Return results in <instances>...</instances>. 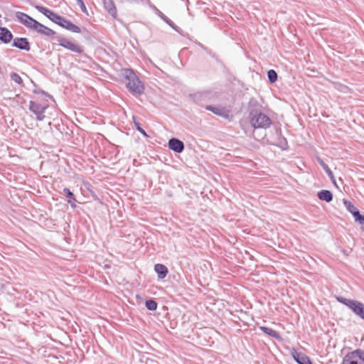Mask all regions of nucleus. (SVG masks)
<instances>
[{
	"mask_svg": "<svg viewBox=\"0 0 364 364\" xmlns=\"http://www.w3.org/2000/svg\"><path fill=\"white\" fill-rule=\"evenodd\" d=\"M63 193L68 198V203L73 207H76V199L75 198L74 194L70 191V190L68 188H65L63 189Z\"/></svg>",
	"mask_w": 364,
	"mask_h": 364,
	"instance_id": "20",
	"label": "nucleus"
},
{
	"mask_svg": "<svg viewBox=\"0 0 364 364\" xmlns=\"http://www.w3.org/2000/svg\"><path fill=\"white\" fill-rule=\"evenodd\" d=\"M354 218L357 223L360 225H364V215H361L360 212Z\"/></svg>",
	"mask_w": 364,
	"mask_h": 364,
	"instance_id": "28",
	"label": "nucleus"
},
{
	"mask_svg": "<svg viewBox=\"0 0 364 364\" xmlns=\"http://www.w3.org/2000/svg\"><path fill=\"white\" fill-rule=\"evenodd\" d=\"M10 77L12 80H14L16 83L18 85H21L23 83V80L21 77L16 73H11L10 74Z\"/></svg>",
	"mask_w": 364,
	"mask_h": 364,
	"instance_id": "25",
	"label": "nucleus"
},
{
	"mask_svg": "<svg viewBox=\"0 0 364 364\" xmlns=\"http://www.w3.org/2000/svg\"><path fill=\"white\" fill-rule=\"evenodd\" d=\"M33 29L37 32L44 34L47 36H53L55 35V32L53 30L46 27L38 21L34 23Z\"/></svg>",
	"mask_w": 364,
	"mask_h": 364,
	"instance_id": "10",
	"label": "nucleus"
},
{
	"mask_svg": "<svg viewBox=\"0 0 364 364\" xmlns=\"http://www.w3.org/2000/svg\"><path fill=\"white\" fill-rule=\"evenodd\" d=\"M268 80L270 82H274L277 80V74L274 70L267 72Z\"/></svg>",
	"mask_w": 364,
	"mask_h": 364,
	"instance_id": "23",
	"label": "nucleus"
},
{
	"mask_svg": "<svg viewBox=\"0 0 364 364\" xmlns=\"http://www.w3.org/2000/svg\"><path fill=\"white\" fill-rule=\"evenodd\" d=\"M141 1V0H122V1H123V2L130 3V4L139 3Z\"/></svg>",
	"mask_w": 364,
	"mask_h": 364,
	"instance_id": "31",
	"label": "nucleus"
},
{
	"mask_svg": "<svg viewBox=\"0 0 364 364\" xmlns=\"http://www.w3.org/2000/svg\"><path fill=\"white\" fill-rule=\"evenodd\" d=\"M341 364H364V350L356 349L348 353Z\"/></svg>",
	"mask_w": 364,
	"mask_h": 364,
	"instance_id": "4",
	"label": "nucleus"
},
{
	"mask_svg": "<svg viewBox=\"0 0 364 364\" xmlns=\"http://www.w3.org/2000/svg\"><path fill=\"white\" fill-rule=\"evenodd\" d=\"M317 196L319 200L326 201L327 203L331 202L333 200V194L330 191L321 190L317 193Z\"/></svg>",
	"mask_w": 364,
	"mask_h": 364,
	"instance_id": "16",
	"label": "nucleus"
},
{
	"mask_svg": "<svg viewBox=\"0 0 364 364\" xmlns=\"http://www.w3.org/2000/svg\"><path fill=\"white\" fill-rule=\"evenodd\" d=\"M159 16L165 21L166 22L169 26L173 28V23L172 21L168 19L162 12L159 11Z\"/></svg>",
	"mask_w": 364,
	"mask_h": 364,
	"instance_id": "27",
	"label": "nucleus"
},
{
	"mask_svg": "<svg viewBox=\"0 0 364 364\" xmlns=\"http://www.w3.org/2000/svg\"><path fill=\"white\" fill-rule=\"evenodd\" d=\"M62 16L55 14V16L53 17L52 21L58 25L60 21H62Z\"/></svg>",
	"mask_w": 364,
	"mask_h": 364,
	"instance_id": "29",
	"label": "nucleus"
},
{
	"mask_svg": "<svg viewBox=\"0 0 364 364\" xmlns=\"http://www.w3.org/2000/svg\"><path fill=\"white\" fill-rule=\"evenodd\" d=\"M35 8L36 9V10H38L39 12L45 15L46 17H48V15L50 14L52 11L51 10L43 6L37 5L35 6Z\"/></svg>",
	"mask_w": 364,
	"mask_h": 364,
	"instance_id": "24",
	"label": "nucleus"
},
{
	"mask_svg": "<svg viewBox=\"0 0 364 364\" xmlns=\"http://www.w3.org/2000/svg\"><path fill=\"white\" fill-rule=\"evenodd\" d=\"M205 109L215 114L222 117L224 119H229L230 111L223 106L207 105Z\"/></svg>",
	"mask_w": 364,
	"mask_h": 364,
	"instance_id": "7",
	"label": "nucleus"
},
{
	"mask_svg": "<svg viewBox=\"0 0 364 364\" xmlns=\"http://www.w3.org/2000/svg\"><path fill=\"white\" fill-rule=\"evenodd\" d=\"M133 120L137 131L142 134L144 136H148L146 132L141 127L140 124L136 122V117L134 116L133 117Z\"/></svg>",
	"mask_w": 364,
	"mask_h": 364,
	"instance_id": "26",
	"label": "nucleus"
},
{
	"mask_svg": "<svg viewBox=\"0 0 364 364\" xmlns=\"http://www.w3.org/2000/svg\"><path fill=\"white\" fill-rule=\"evenodd\" d=\"M291 354L294 360L298 364H312L310 358L303 353L294 350Z\"/></svg>",
	"mask_w": 364,
	"mask_h": 364,
	"instance_id": "12",
	"label": "nucleus"
},
{
	"mask_svg": "<svg viewBox=\"0 0 364 364\" xmlns=\"http://www.w3.org/2000/svg\"><path fill=\"white\" fill-rule=\"evenodd\" d=\"M55 13H54L53 11L50 14L48 15V17L50 21H52L53 17L55 16Z\"/></svg>",
	"mask_w": 364,
	"mask_h": 364,
	"instance_id": "34",
	"label": "nucleus"
},
{
	"mask_svg": "<svg viewBox=\"0 0 364 364\" xmlns=\"http://www.w3.org/2000/svg\"><path fill=\"white\" fill-rule=\"evenodd\" d=\"M250 113L249 119L251 126L254 129H267L272 124L271 119L262 113L260 109L257 108L259 106L257 102L252 99L250 101Z\"/></svg>",
	"mask_w": 364,
	"mask_h": 364,
	"instance_id": "1",
	"label": "nucleus"
},
{
	"mask_svg": "<svg viewBox=\"0 0 364 364\" xmlns=\"http://www.w3.org/2000/svg\"><path fill=\"white\" fill-rule=\"evenodd\" d=\"M338 301L348 306L356 316L364 320V304L343 297L338 298Z\"/></svg>",
	"mask_w": 364,
	"mask_h": 364,
	"instance_id": "3",
	"label": "nucleus"
},
{
	"mask_svg": "<svg viewBox=\"0 0 364 364\" xmlns=\"http://www.w3.org/2000/svg\"><path fill=\"white\" fill-rule=\"evenodd\" d=\"M48 102H39L35 100H31L29 103V110L36 116L38 121H43L45 118V111L48 107Z\"/></svg>",
	"mask_w": 364,
	"mask_h": 364,
	"instance_id": "5",
	"label": "nucleus"
},
{
	"mask_svg": "<svg viewBox=\"0 0 364 364\" xmlns=\"http://www.w3.org/2000/svg\"><path fill=\"white\" fill-rule=\"evenodd\" d=\"M168 148L179 154L184 150V144L182 141L176 138H172L168 141Z\"/></svg>",
	"mask_w": 364,
	"mask_h": 364,
	"instance_id": "9",
	"label": "nucleus"
},
{
	"mask_svg": "<svg viewBox=\"0 0 364 364\" xmlns=\"http://www.w3.org/2000/svg\"><path fill=\"white\" fill-rule=\"evenodd\" d=\"M123 76L127 80L126 86L128 90L134 95H141L144 91L142 82L131 69H124Z\"/></svg>",
	"mask_w": 364,
	"mask_h": 364,
	"instance_id": "2",
	"label": "nucleus"
},
{
	"mask_svg": "<svg viewBox=\"0 0 364 364\" xmlns=\"http://www.w3.org/2000/svg\"><path fill=\"white\" fill-rule=\"evenodd\" d=\"M343 204L346 209L355 217L360 211L357 209V208L348 200H344Z\"/></svg>",
	"mask_w": 364,
	"mask_h": 364,
	"instance_id": "21",
	"label": "nucleus"
},
{
	"mask_svg": "<svg viewBox=\"0 0 364 364\" xmlns=\"http://www.w3.org/2000/svg\"><path fill=\"white\" fill-rule=\"evenodd\" d=\"M34 92H35L36 93H41V94H42V95H46V97H51L50 95H48L47 93H46V92H45L44 91H43V90H40V91L35 90Z\"/></svg>",
	"mask_w": 364,
	"mask_h": 364,
	"instance_id": "33",
	"label": "nucleus"
},
{
	"mask_svg": "<svg viewBox=\"0 0 364 364\" xmlns=\"http://www.w3.org/2000/svg\"><path fill=\"white\" fill-rule=\"evenodd\" d=\"M259 329L263 332L265 334L272 337V338H274L277 340H280L281 339V336L279 335V333L272 329V328H269L268 327H266V326H260L259 327Z\"/></svg>",
	"mask_w": 364,
	"mask_h": 364,
	"instance_id": "18",
	"label": "nucleus"
},
{
	"mask_svg": "<svg viewBox=\"0 0 364 364\" xmlns=\"http://www.w3.org/2000/svg\"><path fill=\"white\" fill-rule=\"evenodd\" d=\"M60 26L69 30L73 33H80L81 29L77 26L73 24L71 21L67 20L66 18H62V21L58 24Z\"/></svg>",
	"mask_w": 364,
	"mask_h": 364,
	"instance_id": "13",
	"label": "nucleus"
},
{
	"mask_svg": "<svg viewBox=\"0 0 364 364\" xmlns=\"http://www.w3.org/2000/svg\"><path fill=\"white\" fill-rule=\"evenodd\" d=\"M13 46L21 49L28 51L30 50V44L27 38H16L13 41Z\"/></svg>",
	"mask_w": 364,
	"mask_h": 364,
	"instance_id": "11",
	"label": "nucleus"
},
{
	"mask_svg": "<svg viewBox=\"0 0 364 364\" xmlns=\"http://www.w3.org/2000/svg\"><path fill=\"white\" fill-rule=\"evenodd\" d=\"M146 307L148 310L154 311L157 308V303L153 299L147 300L146 301Z\"/></svg>",
	"mask_w": 364,
	"mask_h": 364,
	"instance_id": "22",
	"label": "nucleus"
},
{
	"mask_svg": "<svg viewBox=\"0 0 364 364\" xmlns=\"http://www.w3.org/2000/svg\"><path fill=\"white\" fill-rule=\"evenodd\" d=\"M77 3L80 5L82 11H86V7L82 0H77Z\"/></svg>",
	"mask_w": 364,
	"mask_h": 364,
	"instance_id": "30",
	"label": "nucleus"
},
{
	"mask_svg": "<svg viewBox=\"0 0 364 364\" xmlns=\"http://www.w3.org/2000/svg\"><path fill=\"white\" fill-rule=\"evenodd\" d=\"M104 6L108 13L113 17L117 16V9L113 0H102Z\"/></svg>",
	"mask_w": 364,
	"mask_h": 364,
	"instance_id": "15",
	"label": "nucleus"
},
{
	"mask_svg": "<svg viewBox=\"0 0 364 364\" xmlns=\"http://www.w3.org/2000/svg\"><path fill=\"white\" fill-rule=\"evenodd\" d=\"M16 16L21 23H23L28 28H33L34 23L37 22L36 20L33 19V18L30 17L28 15L23 12H16Z\"/></svg>",
	"mask_w": 364,
	"mask_h": 364,
	"instance_id": "8",
	"label": "nucleus"
},
{
	"mask_svg": "<svg viewBox=\"0 0 364 364\" xmlns=\"http://www.w3.org/2000/svg\"><path fill=\"white\" fill-rule=\"evenodd\" d=\"M287 144V140L284 138L280 139V146L284 148V146Z\"/></svg>",
	"mask_w": 364,
	"mask_h": 364,
	"instance_id": "32",
	"label": "nucleus"
},
{
	"mask_svg": "<svg viewBox=\"0 0 364 364\" xmlns=\"http://www.w3.org/2000/svg\"><path fill=\"white\" fill-rule=\"evenodd\" d=\"M56 40L60 46L72 52L79 54L83 52L82 47L74 41H70L69 39L63 37H57Z\"/></svg>",
	"mask_w": 364,
	"mask_h": 364,
	"instance_id": "6",
	"label": "nucleus"
},
{
	"mask_svg": "<svg viewBox=\"0 0 364 364\" xmlns=\"http://www.w3.org/2000/svg\"><path fill=\"white\" fill-rule=\"evenodd\" d=\"M318 162L319 164H321V166H322V168H323V170L326 171V173H327L328 176L330 178L331 181L333 183V184L338 187L337 184H336V180H335V178H334V176L333 174V172L331 171V170L330 169V168L328 167V166L325 164L323 160H321L319 159L318 160Z\"/></svg>",
	"mask_w": 364,
	"mask_h": 364,
	"instance_id": "19",
	"label": "nucleus"
},
{
	"mask_svg": "<svg viewBox=\"0 0 364 364\" xmlns=\"http://www.w3.org/2000/svg\"><path fill=\"white\" fill-rule=\"evenodd\" d=\"M154 270L158 274L159 279L165 278L168 274V268L161 264H155Z\"/></svg>",
	"mask_w": 364,
	"mask_h": 364,
	"instance_id": "17",
	"label": "nucleus"
},
{
	"mask_svg": "<svg viewBox=\"0 0 364 364\" xmlns=\"http://www.w3.org/2000/svg\"><path fill=\"white\" fill-rule=\"evenodd\" d=\"M13 39V34L5 27H0V41L4 43H9Z\"/></svg>",
	"mask_w": 364,
	"mask_h": 364,
	"instance_id": "14",
	"label": "nucleus"
}]
</instances>
